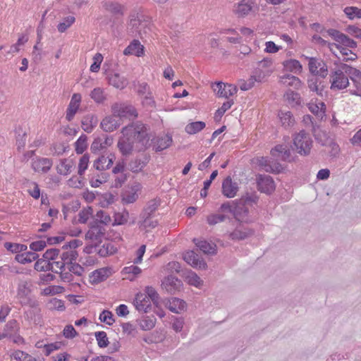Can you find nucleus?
I'll list each match as a JSON object with an SVG mask.
<instances>
[{
	"instance_id": "nucleus-1",
	"label": "nucleus",
	"mask_w": 361,
	"mask_h": 361,
	"mask_svg": "<svg viewBox=\"0 0 361 361\" xmlns=\"http://www.w3.org/2000/svg\"><path fill=\"white\" fill-rule=\"evenodd\" d=\"M121 133L123 136L118 142V147L123 155L131 153L135 142L140 144L142 148L146 147L149 142L147 128L142 123H137L126 126Z\"/></svg>"
},
{
	"instance_id": "nucleus-2",
	"label": "nucleus",
	"mask_w": 361,
	"mask_h": 361,
	"mask_svg": "<svg viewBox=\"0 0 361 361\" xmlns=\"http://www.w3.org/2000/svg\"><path fill=\"white\" fill-rule=\"evenodd\" d=\"M258 200L259 197L255 192H247L232 203H223L220 207V211L232 214L238 221L248 223L252 221L249 217L250 208L256 204Z\"/></svg>"
},
{
	"instance_id": "nucleus-3",
	"label": "nucleus",
	"mask_w": 361,
	"mask_h": 361,
	"mask_svg": "<svg viewBox=\"0 0 361 361\" xmlns=\"http://www.w3.org/2000/svg\"><path fill=\"white\" fill-rule=\"evenodd\" d=\"M312 140L308 133L301 130L296 134L293 138L294 149L302 156L308 155L310 152Z\"/></svg>"
},
{
	"instance_id": "nucleus-4",
	"label": "nucleus",
	"mask_w": 361,
	"mask_h": 361,
	"mask_svg": "<svg viewBox=\"0 0 361 361\" xmlns=\"http://www.w3.org/2000/svg\"><path fill=\"white\" fill-rule=\"evenodd\" d=\"M330 82L331 89L334 90H343L349 85V79L341 68V63L338 65V68L331 71Z\"/></svg>"
},
{
	"instance_id": "nucleus-5",
	"label": "nucleus",
	"mask_w": 361,
	"mask_h": 361,
	"mask_svg": "<svg viewBox=\"0 0 361 361\" xmlns=\"http://www.w3.org/2000/svg\"><path fill=\"white\" fill-rule=\"evenodd\" d=\"M111 111L121 122L123 119H133L137 116L135 109L130 104L116 103L111 106Z\"/></svg>"
},
{
	"instance_id": "nucleus-6",
	"label": "nucleus",
	"mask_w": 361,
	"mask_h": 361,
	"mask_svg": "<svg viewBox=\"0 0 361 361\" xmlns=\"http://www.w3.org/2000/svg\"><path fill=\"white\" fill-rule=\"evenodd\" d=\"M341 68H343L348 79L350 78L356 87V90L351 91V93L355 95H361V71L345 63H341Z\"/></svg>"
},
{
	"instance_id": "nucleus-7",
	"label": "nucleus",
	"mask_w": 361,
	"mask_h": 361,
	"mask_svg": "<svg viewBox=\"0 0 361 361\" xmlns=\"http://www.w3.org/2000/svg\"><path fill=\"white\" fill-rule=\"evenodd\" d=\"M309 59V70L314 76H319L324 78L328 75V67L322 60L316 58Z\"/></svg>"
},
{
	"instance_id": "nucleus-8",
	"label": "nucleus",
	"mask_w": 361,
	"mask_h": 361,
	"mask_svg": "<svg viewBox=\"0 0 361 361\" xmlns=\"http://www.w3.org/2000/svg\"><path fill=\"white\" fill-rule=\"evenodd\" d=\"M271 155L275 159V161L281 160L283 161L291 162L294 160L290 149L286 145H276L271 150Z\"/></svg>"
},
{
	"instance_id": "nucleus-9",
	"label": "nucleus",
	"mask_w": 361,
	"mask_h": 361,
	"mask_svg": "<svg viewBox=\"0 0 361 361\" xmlns=\"http://www.w3.org/2000/svg\"><path fill=\"white\" fill-rule=\"evenodd\" d=\"M258 190L266 194H271L275 190V183L273 178L268 175L259 174L257 177Z\"/></svg>"
},
{
	"instance_id": "nucleus-10",
	"label": "nucleus",
	"mask_w": 361,
	"mask_h": 361,
	"mask_svg": "<svg viewBox=\"0 0 361 361\" xmlns=\"http://www.w3.org/2000/svg\"><path fill=\"white\" fill-rule=\"evenodd\" d=\"M129 27L133 35L135 33L137 34L141 38H144L150 30L147 27V22H142L139 18L133 16L130 18Z\"/></svg>"
},
{
	"instance_id": "nucleus-11",
	"label": "nucleus",
	"mask_w": 361,
	"mask_h": 361,
	"mask_svg": "<svg viewBox=\"0 0 361 361\" xmlns=\"http://www.w3.org/2000/svg\"><path fill=\"white\" fill-rule=\"evenodd\" d=\"M184 261L194 268L206 269L207 264L205 261L200 259L197 253L192 250H189L183 255Z\"/></svg>"
},
{
	"instance_id": "nucleus-12",
	"label": "nucleus",
	"mask_w": 361,
	"mask_h": 361,
	"mask_svg": "<svg viewBox=\"0 0 361 361\" xmlns=\"http://www.w3.org/2000/svg\"><path fill=\"white\" fill-rule=\"evenodd\" d=\"M214 92H216L219 97L228 98L237 92L236 86L231 84H225L221 82H218L213 85Z\"/></svg>"
},
{
	"instance_id": "nucleus-13",
	"label": "nucleus",
	"mask_w": 361,
	"mask_h": 361,
	"mask_svg": "<svg viewBox=\"0 0 361 361\" xmlns=\"http://www.w3.org/2000/svg\"><path fill=\"white\" fill-rule=\"evenodd\" d=\"M162 288L165 289L169 293L174 294L176 292L179 291L183 286L180 280L173 276H169L162 281Z\"/></svg>"
},
{
	"instance_id": "nucleus-14",
	"label": "nucleus",
	"mask_w": 361,
	"mask_h": 361,
	"mask_svg": "<svg viewBox=\"0 0 361 361\" xmlns=\"http://www.w3.org/2000/svg\"><path fill=\"white\" fill-rule=\"evenodd\" d=\"M259 166L266 172L272 173H281L283 168L278 161H271L267 157H261L259 161Z\"/></svg>"
},
{
	"instance_id": "nucleus-15",
	"label": "nucleus",
	"mask_w": 361,
	"mask_h": 361,
	"mask_svg": "<svg viewBox=\"0 0 361 361\" xmlns=\"http://www.w3.org/2000/svg\"><path fill=\"white\" fill-rule=\"evenodd\" d=\"M238 191V184L233 182L230 176L226 177L222 183V194L228 197H234Z\"/></svg>"
},
{
	"instance_id": "nucleus-16",
	"label": "nucleus",
	"mask_w": 361,
	"mask_h": 361,
	"mask_svg": "<svg viewBox=\"0 0 361 361\" xmlns=\"http://www.w3.org/2000/svg\"><path fill=\"white\" fill-rule=\"evenodd\" d=\"M106 229L104 226L98 221H94L89 231L86 233V238L92 240H98L105 234Z\"/></svg>"
},
{
	"instance_id": "nucleus-17",
	"label": "nucleus",
	"mask_w": 361,
	"mask_h": 361,
	"mask_svg": "<svg viewBox=\"0 0 361 361\" xmlns=\"http://www.w3.org/2000/svg\"><path fill=\"white\" fill-rule=\"evenodd\" d=\"M53 161L48 158L37 157L32 162V168L35 172L47 173L51 168Z\"/></svg>"
},
{
	"instance_id": "nucleus-18",
	"label": "nucleus",
	"mask_w": 361,
	"mask_h": 361,
	"mask_svg": "<svg viewBox=\"0 0 361 361\" xmlns=\"http://www.w3.org/2000/svg\"><path fill=\"white\" fill-rule=\"evenodd\" d=\"M115 159L114 154H109L108 156L102 155L94 160L93 167L98 171H105L112 166Z\"/></svg>"
},
{
	"instance_id": "nucleus-19",
	"label": "nucleus",
	"mask_w": 361,
	"mask_h": 361,
	"mask_svg": "<svg viewBox=\"0 0 361 361\" xmlns=\"http://www.w3.org/2000/svg\"><path fill=\"white\" fill-rule=\"evenodd\" d=\"M81 95L78 93H75L73 94L71 102L68 104V109L66 110V118L71 121L74 118V116L77 113L80 102H81Z\"/></svg>"
},
{
	"instance_id": "nucleus-20",
	"label": "nucleus",
	"mask_w": 361,
	"mask_h": 361,
	"mask_svg": "<svg viewBox=\"0 0 361 361\" xmlns=\"http://www.w3.org/2000/svg\"><path fill=\"white\" fill-rule=\"evenodd\" d=\"M121 124L122 122L112 114V115L106 116L102 119L100 127L105 132H112L117 129Z\"/></svg>"
},
{
	"instance_id": "nucleus-21",
	"label": "nucleus",
	"mask_w": 361,
	"mask_h": 361,
	"mask_svg": "<svg viewBox=\"0 0 361 361\" xmlns=\"http://www.w3.org/2000/svg\"><path fill=\"white\" fill-rule=\"evenodd\" d=\"M142 185L139 183H134L128 190L122 195V201L126 204L135 202L138 198L137 192L140 191Z\"/></svg>"
},
{
	"instance_id": "nucleus-22",
	"label": "nucleus",
	"mask_w": 361,
	"mask_h": 361,
	"mask_svg": "<svg viewBox=\"0 0 361 361\" xmlns=\"http://www.w3.org/2000/svg\"><path fill=\"white\" fill-rule=\"evenodd\" d=\"M134 305L139 312H147L151 308V300L142 293L136 295Z\"/></svg>"
},
{
	"instance_id": "nucleus-23",
	"label": "nucleus",
	"mask_w": 361,
	"mask_h": 361,
	"mask_svg": "<svg viewBox=\"0 0 361 361\" xmlns=\"http://www.w3.org/2000/svg\"><path fill=\"white\" fill-rule=\"evenodd\" d=\"M96 250L100 257H105L114 254L117 248L113 242L106 241L102 245H98L96 247Z\"/></svg>"
},
{
	"instance_id": "nucleus-24",
	"label": "nucleus",
	"mask_w": 361,
	"mask_h": 361,
	"mask_svg": "<svg viewBox=\"0 0 361 361\" xmlns=\"http://www.w3.org/2000/svg\"><path fill=\"white\" fill-rule=\"evenodd\" d=\"M144 47L137 39H134L123 51L125 55L140 56L143 54Z\"/></svg>"
},
{
	"instance_id": "nucleus-25",
	"label": "nucleus",
	"mask_w": 361,
	"mask_h": 361,
	"mask_svg": "<svg viewBox=\"0 0 361 361\" xmlns=\"http://www.w3.org/2000/svg\"><path fill=\"white\" fill-rule=\"evenodd\" d=\"M160 204V200L152 199L147 202L142 212H141L140 218H151L154 212L157 209Z\"/></svg>"
},
{
	"instance_id": "nucleus-26",
	"label": "nucleus",
	"mask_w": 361,
	"mask_h": 361,
	"mask_svg": "<svg viewBox=\"0 0 361 361\" xmlns=\"http://www.w3.org/2000/svg\"><path fill=\"white\" fill-rule=\"evenodd\" d=\"M112 143L113 138L111 137L106 136L104 141L100 137H97L92 143L90 149L93 153H97L100 150L111 145Z\"/></svg>"
},
{
	"instance_id": "nucleus-27",
	"label": "nucleus",
	"mask_w": 361,
	"mask_h": 361,
	"mask_svg": "<svg viewBox=\"0 0 361 361\" xmlns=\"http://www.w3.org/2000/svg\"><path fill=\"white\" fill-rule=\"evenodd\" d=\"M195 245L204 254L214 255L216 254V245L208 243L207 240L196 239L193 240Z\"/></svg>"
},
{
	"instance_id": "nucleus-28",
	"label": "nucleus",
	"mask_w": 361,
	"mask_h": 361,
	"mask_svg": "<svg viewBox=\"0 0 361 361\" xmlns=\"http://www.w3.org/2000/svg\"><path fill=\"white\" fill-rule=\"evenodd\" d=\"M172 143V137L169 135L158 137L154 142V149L156 152H161L168 148Z\"/></svg>"
},
{
	"instance_id": "nucleus-29",
	"label": "nucleus",
	"mask_w": 361,
	"mask_h": 361,
	"mask_svg": "<svg viewBox=\"0 0 361 361\" xmlns=\"http://www.w3.org/2000/svg\"><path fill=\"white\" fill-rule=\"evenodd\" d=\"M307 83L311 91L316 92L319 95H322L324 85V82L320 78L313 75L308 79Z\"/></svg>"
},
{
	"instance_id": "nucleus-30",
	"label": "nucleus",
	"mask_w": 361,
	"mask_h": 361,
	"mask_svg": "<svg viewBox=\"0 0 361 361\" xmlns=\"http://www.w3.org/2000/svg\"><path fill=\"white\" fill-rule=\"evenodd\" d=\"M108 80L110 85L119 89H123L127 85V80L124 77L121 76L119 73H111L108 75Z\"/></svg>"
},
{
	"instance_id": "nucleus-31",
	"label": "nucleus",
	"mask_w": 361,
	"mask_h": 361,
	"mask_svg": "<svg viewBox=\"0 0 361 361\" xmlns=\"http://www.w3.org/2000/svg\"><path fill=\"white\" fill-rule=\"evenodd\" d=\"M280 82L286 87H293L295 89H299L301 86V80L292 75H285L280 78Z\"/></svg>"
},
{
	"instance_id": "nucleus-32",
	"label": "nucleus",
	"mask_w": 361,
	"mask_h": 361,
	"mask_svg": "<svg viewBox=\"0 0 361 361\" xmlns=\"http://www.w3.org/2000/svg\"><path fill=\"white\" fill-rule=\"evenodd\" d=\"M228 214H229V212H221L219 207L217 214H212L207 217V222L210 226H214L218 223L224 222L229 218Z\"/></svg>"
},
{
	"instance_id": "nucleus-33",
	"label": "nucleus",
	"mask_w": 361,
	"mask_h": 361,
	"mask_svg": "<svg viewBox=\"0 0 361 361\" xmlns=\"http://www.w3.org/2000/svg\"><path fill=\"white\" fill-rule=\"evenodd\" d=\"M140 329L143 331L152 329L156 324V318L154 316H143L137 320Z\"/></svg>"
},
{
	"instance_id": "nucleus-34",
	"label": "nucleus",
	"mask_w": 361,
	"mask_h": 361,
	"mask_svg": "<svg viewBox=\"0 0 361 361\" xmlns=\"http://www.w3.org/2000/svg\"><path fill=\"white\" fill-rule=\"evenodd\" d=\"M253 234V231L250 229L241 230L235 228L233 232L229 234L230 239L233 240H245Z\"/></svg>"
},
{
	"instance_id": "nucleus-35",
	"label": "nucleus",
	"mask_w": 361,
	"mask_h": 361,
	"mask_svg": "<svg viewBox=\"0 0 361 361\" xmlns=\"http://www.w3.org/2000/svg\"><path fill=\"white\" fill-rule=\"evenodd\" d=\"M97 118L94 115H87L82 121V128L87 133H91L97 125Z\"/></svg>"
},
{
	"instance_id": "nucleus-36",
	"label": "nucleus",
	"mask_w": 361,
	"mask_h": 361,
	"mask_svg": "<svg viewBox=\"0 0 361 361\" xmlns=\"http://www.w3.org/2000/svg\"><path fill=\"white\" fill-rule=\"evenodd\" d=\"M186 307V303L184 300L178 298H173L169 303V309L174 313H180Z\"/></svg>"
},
{
	"instance_id": "nucleus-37",
	"label": "nucleus",
	"mask_w": 361,
	"mask_h": 361,
	"mask_svg": "<svg viewBox=\"0 0 361 361\" xmlns=\"http://www.w3.org/2000/svg\"><path fill=\"white\" fill-rule=\"evenodd\" d=\"M105 9L114 16H121L123 15L124 7L118 2L108 1L104 5Z\"/></svg>"
},
{
	"instance_id": "nucleus-38",
	"label": "nucleus",
	"mask_w": 361,
	"mask_h": 361,
	"mask_svg": "<svg viewBox=\"0 0 361 361\" xmlns=\"http://www.w3.org/2000/svg\"><path fill=\"white\" fill-rule=\"evenodd\" d=\"M39 255L35 252H27L16 255V260L20 264H27L35 261Z\"/></svg>"
},
{
	"instance_id": "nucleus-39",
	"label": "nucleus",
	"mask_w": 361,
	"mask_h": 361,
	"mask_svg": "<svg viewBox=\"0 0 361 361\" xmlns=\"http://www.w3.org/2000/svg\"><path fill=\"white\" fill-rule=\"evenodd\" d=\"M272 62L271 59H264L262 61H259L258 63V67L256 70V75H258L261 74V76L264 75V73H265V77L268 75H269L271 72V70L269 69V68L271 66Z\"/></svg>"
},
{
	"instance_id": "nucleus-40",
	"label": "nucleus",
	"mask_w": 361,
	"mask_h": 361,
	"mask_svg": "<svg viewBox=\"0 0 361 361\" xmlns=\"http://www.w3.org/2000/svg\"><path fill=\"white\" fill-rule=\"evenodd\" d=\"M35 269L38 271H52L58 273L57 270H54V264L44 258L39 259L35 264Z\"/></svg>"
},
{
	"instance_id": "nucleus-41",
	"label": "nucleus",
	"mask_w": 361,
	"mask_h": 361,
	"mask_svg": "<svg viewBox=\"0 0 361 361\" xmlns=\"http://www.w3.org/2000/svg\"><path fill=\"white\" fill-rule=\"evenodd\" d=\"M283 66L287 71L300 73L302 71V65L295 59H290L283 62Z\"/></svg>"
},
{
	"instance_id": "nucleus-42",
	"label": "nucleus",
	"mask_w": 361,
	"mask_h": 361,
	"mask_svg": "<svg viewBox=\"0 0 361 361\" xmlns=\"http://www.w3.org/2000/svg\"><path fill=\"white\" fill-rule=\"evenodd\" d=\"M252 10V6L250 4L247 0H243L240 1L235 10V12L238 16H245L247 15Z\"/></svg>"
},
{
	"instance_id": "nucleus-43",
	"label": "nucleus",
	"mask_w": 361,
	"mask_h": 361,
	"mask_svg": "<svg viewBox=\"0 0 361 361\" xmlns=\"http://www.w3.org/2000/svg\"><path fill=\"white\" fill-rule=\"evenodd\" d=\"M73 163L71 160L62 159L60 164L57 166V172L61 175H68L71 172Z\"/></svg>"
},
{
	"instance_id": "nucleus-44",
	"label": "nucleus",
	"mask_w": 361,
	"mask_h": 361,
	"mask_svg": "<svg viewBox=\"0 0 361 361\" xmlns=\"http://www.w3.org/2000/svg\"><path fill=\"white\" fill-rule=\"evenodd\" d=\"M205 123L203 121H195L188 123L185 128V132L188 134H195L205 128Z\"/></svg>"
},
{
	"instance_id": "nucleus-45",
	"label": "nucleus",
	"mask_w": 361,
	"mask_h": 361,
	"mask_svg": "<svg viewBox=\"0 0 361 361\" xmlns=\"http://www.w3.org/2000/svg\"><path fill=\"white\" fill-rule=\"evenodd\" d=\"M39 312V308L28 309L25 312V319L28 321L33 322L35 324H39L41 322Z\"/></svg>"
},
{
	"instance_id": "nucleus-46",
	"label": "nucleus",
	"mask_w": 361,
	"mask_h": 361,
	"mask_svg": "<svg viewBox=\"0 0 361 361\" xmlns=\"http://www.w3.org/2000/svg\"><path fill=\"white\" fill-rule=\"evenodd\" d=\"M188 283L195 287H200L203 284V281L193 271H190L186 276Z\"/></svg>"
},
{
	"instance_id": "nucleus-47",
	"label": "nucleus",
	"mask_w": 361,
	"mask_h": 361,
	"mask_svg": "<svg viewBox=\"0 0 361 361\" xmlns=\"http://www.w3.org/2000/svg\"><path fill=\"white\" fill-rule=\"evenodd\" d=\"M78 256V252L75 250H69L62 253L61 256V260L65 264H72L73 261L75 260Z\"/></svg>"
},
{
	"instance_id": "nucleus-48",
	"label": "nucleus",
	"mask_w": 361,
	"mask_h": 361,
	"mask_svg": "<svg viewBox=\"0 0 361 361\" xmlns=\"http://www.w3.org/2000/svg\"><path fill=\"white\" fill-rule=\"evenodd\" d=\"M75 21L74 16H68L64 18L58 26V30L60 32H64L68 27H70Z\"/></svg>"
},
{
	"instance_id": "nucleus-49",
	"label": "nucleus",
	"mask_w": 361,
	"mask_h": 361,
	"mask_svg": "<svg viewBox=\"0 0 361 361\" xmlns=\"http://www.w3.org/2000/svg\"><path fill=\"white\" fill-rule=\"evenodd\" d=\"M265 75L266 74L264 73L263 76H261V74L252 76L247 82H243L240 85V89L242 90H248L251 89L254 86L255 82H261L265 78Z\"/></svg>"
},
{
	"instance_id": "nucleus-50",
	"label": "nucleus",
	"mask_w": 361,
	"mask_h": 361,
	"mask_svg": "<svg viewBox=\"0 0 361 361\" xmlns=\"http://www.w3.org/2000/svg\"><path fill=\"white\" fill-rule=\"evenodd\" d=\"M106 272L107 271L103 269L94 271L90 276L92 282L97 283L105 280L107 278Z\"/></svg>"
},
{
	"instance_id": "nucleus-51",
	"label": "nucleus",
	"mask_w": 361,
	"mask_h": 361,
	"mask_svg": "<svg viewBox=\"0 0 361 361\" xmlns=\"http://www.w3.org/2000/svg\"><path fill=\"white\" fill-rule=\"evenodd\" d=\"M94 336L97 341V344L99 348H106L108 346L109 341L106 335V333L104 331H97L95 332Z\"/></svg>"
},
{
	"instance_id": "nucleus-52",
	"label": "nucleus",
	"mask_w": 361,
	"mask_h": 361,
	"mask_svg": "<svg viewBox=\"0 0 361 361\" xmlns=\"http://www.w3.org/2000/svg\"><path fill=\"white\" fill-rule=\"evenodd\" d=\"M87 137L85 135H82L75 142V152L78 154H82L87 147Z\"/></svg>"
},
{
	"instance_id": "nucleus-53",
	"label": "nucleus",
	"mask_w": 361,
	"mask_h": 361,
	"mask_svg": "<svg viewBox=\"0 0 361 361\" xmlns=\"http://www.w3.org/2000/svg\"><path fill=\"white\" fill-rule=\"evenodd\" d=\"M89 160H90V156L87 154H85L80 157L79 164H78V171L80 176H82L84 174L85 170L87 169L88 164H89Z\"/></svg>"
},
{
	"instance_id": "nucleus-54",
	"label": "nucleus",
	"mask_w": 361,
	"mask_h": 361,
	"mask_svg": "<svg viewBox=\"0 0 361 361\" xmlns=\"http://www.w3.org/2000/svg\"><path fill=\"white\" fill-rule=\"evenodd\" d=\"M5 247L11 251V252L19 254L21 252H24L27 250V245L23 244L6 243L4 245Z\"/></svg>"
},
{
	"instance_id": "nucleus-55",
	"label": "nucleus",
	"mask_w": 361,
	"mask_h": 361,
	"mask_svg": "<svg viewBox=\"0 0 361 361\" xmlns=\"http://www.w3.org/2000/svg\"><path fill=\"white\" fill-rule=\"evenodd\" d=\"M279 117L282 125L286 128L290 126L294 123V119L293 118L292 114L290 111H281L279 113Z\"/></svg>"
},
{
	"instance_id": "nucleus-56",
	"label": "nucleus",
	"mask_w": 361,
	"mask_h": 361,
	"mask_svg": "<svg viewBox=\"0 0 361 361\" xmlns=\"http://www.w3.org/2000/svg\"><path fill=\"white\" fill-rule=\"evenodd\" d=\"M108 179V175L106 173H102L97 177H92L90 181V185L93 188H98L102 183H106Z\"/></svg>"
},
{
	"instance_id": "nucleus-57",
	"label": "nucleus",
	"mask_w": 361,
	"mask_h": 361,
	"mask_svg": "<svg viewBox=\"0 0 361 361\" xmlns=\"http://www.w3.org/2000/svg\"><path fill=\"white\" fill-rule=\"evenodd\" d=\"M12 357L18 361H35L34 357L21 350H16L13 352L12 354Z\"/></svg>"
},
{
	"instance_id": "nucleus-58",
	"label": "nucleus",
	"mask_w": 361,
	"mask_h": 361,
	"mask_svg": "<svg viewBox=\"0 0 361 361\" xmlns=\"http://www.w3.org/2000/svg\"><path fill=\"white\" fill-rule=\"evenodd\" d=\"M145 166V162L140 159H135L132 160L129 164L128 168L132 172L137 173L140 171Z\"/></svg>"
},
{
	"instance_id": "nucleus-59",
	"label": "nucleus",
	"mask_w": 361,
	"mask_h": 361,
	"mask_svg": "<svg viewBox=\"0 0 361 361\" xmlns=\"http://www.w3.org/2000/svg\"><path fill=\"white\" fill-rule=\"evenodd\" d=\"M99 320L102 322H104L109 326L112 325L115 322V319H114V315L111 313V312L106 310H103L100 314Z\"/></svg>"
},
{
	"instance_id": "nucleus-60",
	"label": "nucleus",
	"mask_w": 361,
	"mask_h": 361,
	"mask_svg": "<svg viewBox=\"0 0 361 361\" xmlns=\"http://www.w3.org/2000/svg\"><path fill=\"white\" fill-rule=\"evenodd\" d=\"M95 221L101 222V224L104 226L109 224L111 221V219L106 212L103 210H99L97 212Z\"/></svg>"
},
{
	"instance_id": "nucleus-61",
	"label": "nucleus",
	"mask_w": 361,
	"mask_h": 361,
	"mask_svg": "<svg viewBox=\"0 0 361 361\" xmlns=\"http://www.w3.org/2000/svg\"><path fill=\"white\" fill-rule=\"evenodd\" d=\"M344 12L350 19H353L355 17L361 18V9L357 7H346L344 9Z\"/></svg>"
},
{
	"instance_id": "nucleus-62",
	"label": "nucleus",
	"mask_w": 361,
	"mask_h": 361,
	"mask_svg": "<svg viewBox=\"0 0 361 361\" xmlns=\"http://www.w3.org/2000/svg\"><path fill=\"white\" fill-rule=\"evenodd\" d=\"M145 295L152 301L154 304H157L159 297L156 290L152 286H147L145 288Z\"/></svg>"
},
{
	"instance_id": "nucleus-63",
	"label": "nucleus",
	"mask_w": 361,
	"mask_h": 361,
	"mask_svg": "<svg viewBox=\"0 0 361 361\" xmlns=\"http://www.w3.org/2000/svg\"><path fill=\"white\" fill-rule=\"evenodd\" d=\"M90 97L92 99H94L97 103L102 102L105 99L104 95V92L99 87L94 88L91 92Z\"/></svg>"
},
{
	"instance_id": "nucleus-64",
	"label": "nucleus",
	"mask_w": 361,
	"mask_h": 361,
	"mask_svg": "<svg viewBox=\"0 0 361 361\" xmlns=\"http://www.w3.org/2000/svg\"><path fill=\"white\" fill-rule=\"evenodd\" d=\"M92 209L91 207H87L80 211L78 214V221L81 224L87 222L90 216L92 215Z\"/></svg>"
}]
</instances>
